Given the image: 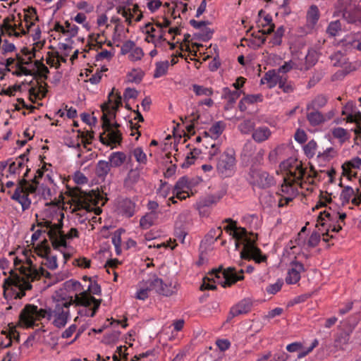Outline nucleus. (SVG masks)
Segmentation results:
<instances>
[{
	"instance_id": "f257e3e1",
	"label": "nucleus",
	"mask_w": 361,
	"mask_h": 361,
	"mask_svg": "<svg viewBox=\"0 0 361 361\" xmlns=\"http://www.w3.org/2000/svg\"><path fill=\"white\" fill-rule=\"evenodd\" d=\"M23 262L18 257L14 258L16 271L11 270L10 276L4 280V294H11L15 299H20L25 295V290L32 288L31 282L41 277L49 278L50 274L42 267L39 268L33 264L31 259L25 257Z\"/></svg>"
},
{
	"instance_id": "f03ea898",
	"label": "nucleus",
	"mask_w": 361,
	"mask_h": 361,
	"mask_svg": "<svg viewBox=\"0 0 361 361\" xmlns=\"http://www.w3.org/2000/svg\"><path fill=\"white\" fill-rule=\"evenodd\" d=\"M11 160L8 159L6 162H0V169L3 172L2 175L6 178H15L20 176L21 171L25 169L23 178L18 180L15 191L11 197L12 200L20 204L23 211H25L29 209L31 204L29 195L35 192L39 184L38 179L42 177L44 171H48V168L47 164L44 162L42 167L36 171L34 178L28 180L26 178L30 169L25 165L24 159H16L15 161H11Z\"/></svg>"
},
{
	"instance_id": "7ed1b4c3",
	"label": "nucleus",
	"mask_w": 361,
	"mask_h": 361,
	"mask_svg": "<svg viewBox=\"0 0 361 361\" xmlns=\"http://www.w3.org/2000/svg\"><path fill=\"white\" fill-rule=\"evenodd\" d=\"M280 167L285 171L286 176L278 193L284 196L294 198L298 192L296 185L304 188L305 183H312L313 178L317 176L314 167L310 166L309 169L305 167L301 159H284Z\"/></svg>"
},
{
	"instance_id": "20e7f679",
	"label": "nucleus",
	"mask_w": 361,
	"mask_h": 361,
	"mask_svg": "<svg viewBox=\"0 0 361 361\" xmlns=\"http://www.w3.org/2000/svg\"><path fill=\"white\" fill-rule=\"evenodd\" d=\"M115 88H113L109 94L108 102L104 103L102 106V129L104 132L100 134V141L103 144L108 145L120 143L122 137L118 130L120 125L111 121L116 118V112L122 105V98L119 92H114Z\"/></svg>"
},
{
	"instance_id": "39448f33",
	"label": "nucleus",
	"mask_w": 361,
	"mask_h": 361,
	"mask_svg": "<svg viewBox=\"0 0 361 361\" xmlns=\"http://www.w3.org/2000/svg\"><path fill=\"white\" fill-rule=\"evenodd\" d=\"M225 221L229 224L224 229L226 232H230V235L235 239V248L238 249L241 244L243 245L240 252L241 259H252L258 264L267 260V257L262 255L261 250L247 238V231L245 228L237 226L236 221L231 219H226Z\"/></svg>"
},
{
	"instance_id": "423d86ee",
	"label": "nucleus",
	"mask_w": 361,
	"mask_h": 361,
	"mask_svg": "<svg viewBox=\"0 0 361 361\" xmlns=\"http://www.w3.org/2000/svg\"><path fill=\"white\" fill-rule=\"evenodd\" d=\"M345 218V213L339 214L336 212L331 213L328 211L320 212L316 226L318 227L319 231H325V233H322L324 242L327 243L329 238H334L333 235H329V232L338 233L342 229L340 222H344Z\"/></svg>"
},
{
	"instance_id": "0eeeda50",
	"label": "nucleus",
	"mask_w": 361,
	"mask_h": 361,
	"mask_svg": "<svg viewBox=\"0 0 361 361\" xmlns=\"http://www.w3.org/2000/svg\"><path fill=\"white\" fill-rule=\"evenodd\" d=\"M64 214L61 213L57 218V226H55L49 232V240L55 250H59L60 247H67V240H71L79 237V232L77 228H71L67 233L63 231V219Z\"/></svg>"
},
{
	"instance_id": "6e6552de",
	"label": "nucleus",
	"mask_w": 361,
	"mask_h": 361,
	"mask_svg": "<svg viewBox=\"0 0 361 361\" xmlns=\"http://www.w3.org/2000/svg\"><path fill=\"white\" fill-rule=\"evenodd\" d=\"M91 294H101L100 286L97 282L92 281H90L87 290L75 295L74 301L75 306L81 305L87 307L93 305V308L90 310L91 312L88 315L94 317L100 306L101 300L96 299Z\"/></svg>"
},
{
	"instance_id": "1a4fd4ad",
	"label": "nucleus",
	"mask_w": 361,
	"mask_h": 361,
	"mask_svg": "<svg viewBox=\"0 0 361 361\" xmlns=\"http://www.w3.org/2000/svg\"><path fill=\"white\" fill-rule=\"evenodd\" d=\"M75 305L73 297L69 300H57L53 308H51V324L58 329L63 328L71 318L70 307Z\"/></svg>"
},
{
	"instance_id": "9d476101",
	"label": "nucleus",
	"mask_w": 361,
	"mask_h": 361,
	"mask_svg": "<svg viewBox=\"0 0 361 361\" xmlns=\"http://www.w3.org/2000/svg\"><path fill=\"white\" fill-rule=\"evenodd\" d=\"M51 308L38 309L35 305H26L19 315L20 323L26 328H33L37 324L35 322L43 318L51 321Z\"/></svg>"
},
{
	"instance_id": "9b49d317",
	"label": "nucleus",
	"mask_w": 361,
	"mask_h": 361,
	"mask_svg": "<svg viewBox=\"0 0 361 361\" xmlns=\"http://www.w3.org/2000/svg\"><path fill=\"white\" fill-rule=\"evenodd\" d=\"M243 270L241 269L237 271L234 267H228L227 269H223L219 267V269H214L210 273L212 277L213 282L220 284L222 287H229L237 281L243 280L244 279Z\"/></svg>"
},
{
	"instance_id": "f8f14e48",
	"label": "nucleus",
	"mask_w": 361,
	"mask_h": 361,
	"mask_svg": "<svg viewBox=\"0 0 361 361\" xmlns=\"http://www.w3.org/2000/svg\"><path fill=\"white\" fill-rule=\"evenodd\" d=\"M248 180L252 185L261 189L270 188L276 183L274 176L254 165L250 169Z\"/></svg>"
},
{
	"instance_id": "ddd939ff",
	"label": "nucleus",
	"mask_w": 361,
	"mask_h": 361,
	"mask_svg": "<svg viewBox=\"0 0 361 361\" xmlns=\"http://www.w3.org/2000/svg\"><path fill=\"white\" fill-rule=\"evenodd\" d=\"M102 200L100 195L92 190L89 192H85L81 195L77 201V206L79 209H83L87 212H94L96 215H99L102 209L97 205Z\"/></svg>"
},
{
	"instance_id": "4468645a",
	"label": "nucleus",
	"mask_w": 361,
	"mask_h": 361,
	"mask_svg": "<svg viewBox=\"0 0 361 361\" xmlns=\"http://www.w3.org/2000/svg\"><path fill=\"white\" fill-rule=\"evenodd\" d=\"M149 283L153 290L159 295L169 297L176 293V285L173 286L171 283H164L163 280L155 274H150V281Z\"/></svg>"
},
{
	"instance_id": "2eb2a0df",
	"label": "nucleus",
	"mask_w": 361,
	"mask_h": 361,
	"mask_svg": "<svg viewBox=\"0 0 361 361\" xmlns=\"http://www.w3.org/2000/svg\"><path fill=\"white\" fill-rule=\"evenodd\" d=\"M17 16L20 22L18 24L15 23L13 25H11L10 23L11 21L16 22V16H12L11 18L8 17L4 20L3 23L0 26V29L2 34L4 33V30H5L8 32V35H14L17 37H20L22 35H25L27 33V31H25L23 27L22 14L18 13Z\"/></svg>"
},
{
	"instance_id": "dca6fc26",
	"label": "nucleus",
	"mask_w": 361,
	"mask_h": 361,
	"mask_svg": "<svg viewBox=\"0 0 361 361\" xmlns=\"http://www.w3.org/2000/svg\"><path fill=\"white\" fill-rule=\"evenodd\" d=\"M331 60L334 66L342 68L336 74L345 76L356 69L355 66L347 61V57L341 52L337 51L331 56Z\"/></svg>"
},
{
	"instance_id": "f3484780",
	"label": "nucleus",
	"mask_w": 361,
	"mask_h": 361,
	"mask_svg": "<svg viewBox=\"0 0 361 361\" xmlns=\"http://www.w3.org/2000/svg\"><path fill=\"white\" fill-rule=\"evenodd\" d=\"M116 10L118 13L126 18V22L129 25H132L133 21L138 22L142 18V13L137 4H134L133 8L118 6Z\"/></svg>"
},
{
	"instance_id": "a211bd4d",
	"label": "nucleus",
	"mask_w": 361,
	"mask_h": 361,
	"mask_svg": "<svg viewBox=\"0 0 361 361\" xmlns=\"http://www.w3.org/2000/svg\"><path fill=\"white\" fill-rule=\"evenodd\" d=\"M351 106L349 104L345 105L342 111V115L346 116L344 119L347 122L355 123V133L361 135V113L352 110Z\"/></svg>"
},
{
	"instance_id": "6ab92c4d",
	"label": "nucleus",
	"mask_w": 361,
	"mask_h": 361,
	"mask_svg": "<svg viewBox=\"0 0 361 361\" xmlns=\"http://www.w3.org/2000/svg\"><path fill=\"white\" fill-rule=\"evenodd\" d=\"M190 189L188 178L185 176L181 177L176 182L172 189L173 195H176L177 199L180 200H185L190 197L188 190Z\"/></svg>"
},
{
	"instance_id": "aec40b11",
	"label": "nucleus",
	"mask_w": 361,
	"mask_h": 361,
	"mask_svg": "<svg viewBox=\"0 0 361 361\" xmlns=\"http://www.w3.org/2000/svg\"><path fill=\"white\" fill-rule=\"evenodd\" d=\"M320 12L316 5L310 6L306 15L305 33H311L315 28V26L319 19Z\"/></svg>"
},
{
	"instance_id": "412c9836",
	"label": "nucleus",
	"mask_w": 361,
	"mask_h": 361,
	"mask_svg": "<svg viewBox=\"0 0 361 361\" xmlns=\"http://www.w3.org/2000/svg\"><path fill=\"white\" fill-rule=\"evenodd\" d=\"M216 169L222 178L231 177L235 169V159H218Z\"/></svg>"
},
{
	"instance_id": "4be33fe9",
	"label": "nucleus",
	"mask_w": 361,
	"mask_h": 361,
	"mask_svg": "<svg viewBox=\"0 0 361 361\" xmlns=\"http://www.w3.org/2000/svg\"><path fill=\"white\" fill-rule=\"evenodd\" d=\"M304 266L299 262H293L290 264V268L288 271V275L286 278V282L288 284H295L300 279V273L304 271Z\"/></svg>"
},
{
	"instance_id": "5701e85b",
	"label": "nucleus",
	"mask_w": 361,
	"mask_h": 361,
	"mask_svg": "<svg viewBox=\"0 0 361 361\" xmlns=\"http://www.w3.org/2000/svg\"><path fill=\"white\" fill-rule=\"evenodd\" d=\"M125 159H109L108 161L101 159L96 169V173L98 176L104 177L110 171L111 166L114 164L115 166H120L123 163Z\"/></svg>"
},
{
	"instance_id": "b1692460",
	"label": "nucleus",
	"mask_w": 361,
	"mask_h": 361,
	"mask_svg": "<svg viewBox=\"0 0 361 361\" xmlns=\"http://www.w3.org/2000/svg\"><path fill=\"white\" fill-rule=\"evenodd\" d=\"M118 209L123 216L132 217L136 212V203L129 198L123 199L118 203Z\"/></svg>"
},
{
	"instance_id": "393cba45",
	"label": "nucleus",
	"mask_w": 361,
	"mask_h": 361,
	"mask_svg": "<svg viewBox=\"0 0 361 361\" xmlns=\"http://www.w3.org/2000/svg\"><path fill=\"white\" fill-rule=\"evenodd\" d=\"M252 303L250 299L245 298L238 303L233 306L230 310V314L232 317H237L249 312L251 310Z\"/></svg>"
},
{
	"instance_id": "a878e982",
	"label": "nucleus",
	"mask_w": 361,
	"mask_h": 361,
	"mask_svg": "<svg viewBox=\"0 0 361 361\" xmlns=\"http://www.w3.org/2000/svg\"><path fill=\"white\" fill-rule=\"evenodd\" d=\"M240 94L241 91L232 90L228 87L223 88L221 97L227 101V103L225 105V109H231L237 99L240 97Z\"/></svg>"
},
{
	"instance_id": "bb28decb",
	"label": "nucleus",
	"mask_w": 361,
	"mask_h": 361,
	"mask_svg": "<svg viewBox=\"0 0 361 361\" xmlns=\"http://www.w3.org/2000/svg\"><path fill=\"white\" fill-rule=\"evenodd\" d=\"M283 75H281L277 71L270 70L267 71L261 79L262 84H267L269 88H273L279 84Z\"/></svg>"
},
{
	"instance_id": "cd10ccee",
	"label": "nucleus",
	"mask_w": 361,
	"mask_h": 361,
	"mask_svg": "<svg viewBox=\"0 0 361 361\" xmlns=\"http://www.w3.org/2000/svg\"><path fill=\"white\" fill-rule=\"evenodd\" d=\"M360 167L361 159H350L342 164V174L350 179L352 176L355 177L357 175V173H352V169H360Z\"/></svg>"
},
{
	"instance_id": "c85d7f7f",
	"label": "nucleus",
	"mask_w": 361,
	"mask_h": 361,
	"mask_svg": "<svg viewBox=\"0 0 361 361\" xmlns=\"http://www.w3.org/2000/svg\"><path fill=\"white\" fill-rule=\"evenodd\" d=\"M53 219L49 217H44L41 215L36 214L37 226L42 229L46 230L47 234L49 238L50 231L57 226V222H53Z\"/></svg>"
},
{
	"instance_id": "c756f323",
	"label": "nucleus",
	"mask_w": 361,
	"mask_h": 361,
	"mask_svg": "<svg viewBox=\"0 0 361 361\" xmlns=\"http://www.w3.org/2000/svg\"><path fill=\"white\" fill-rule=\"evenodd\" d=\"M271 132L267 126H260L254 130L252 138L257 142H262L269 139Z\"/></svg>"
},
{
	"instance_id": "7c9ffc66",
	"label": "nucleus",
	"mask_w": 361,
	"mask_h": 361,
	"mask_svg": "<svg viewBox=\"0 0 361 361\" xmlns=\"http://www.w3.org/2000/svg\"><path fill=\"white\" fill-rule=\"evenodd\" d=\"M150 274L148 275V278L143 280L140 284V288L137 292L136 298L141 300H145L149 297V293L153 290V288L149 286Z\"/></svg>"
},
{
	"instance_id": "2f4dec72",
	"label": "nucleus",
	"mask_w": 361,
	"mask_h": 361,
	"mask_svg": "<svg viewBox=\"0 0 361 361\" xmlns=\"http://www.w3.org/2000/svg\"><path fill=\"white\" fill-rule=\"evenodd\" d=\"M106 37H105L104 33L101 34H92L90 35V42L89 44L90 49H94L98 50L99 49H102L103 44H106Z\"/></svg>"
},
{
	"instance_id": "473e14b6",
	"label": "nucleus",
	"mask_w": 361,
	"mask_h": 361,
	"mask_svg": "<svg viewBox=\"0 0 361 361\" xmlns=\"http://www.w3.org/2000/svg\"><path fill=\"white\" fill-rule=\"evenodd\" d=\"M23 20L25 23V26L27 29H29L35 24L34 21L38 20V17L37 16V11L34 8H29L27 10H25L23 16Z\"/></svg>"
},
{
	"instance_id": "72a5a7b5",
	"label": "nucleus",
	"mask_w": 361,
	"mask_h": 361,
	"mask_svg": "<svg viewBox=\"0 0 361 361\" xmlns=\"http://www.w3.org/2000/svg\"><path fill=\"white\" fill-rule=\"evenodd\" d=\"M157 219V214L155 212H150L143 216L140 220V226L142 229H148L151 227Z\"/></svg>"
},
{
	"instance_id": "f704fd0d",
	"label": "nucleus",
	"mask_w": 361,
	"mask_h": 361,
	"mask_svg": "<svg viewBox=\"0 0 361 361\" xmlns=\"http://www.w3.org/2000/svg\"><path fill=\"white\" fill-rule=\"evenodd\" d=\"M307 119L312 126H317L324 121V115L316 109L307 113Z\"/></svg>"
},
{
	"instance_id": "c9c22d12",
	"label": "nucleus",
	"mask_w": 361,
	"mask_h": 361,
	"mask_svg": "<svg viewBox=\"0 0 361 361\" xmlns=\"http://www.w3.org/2000/svg\"><path fill=\"white\" fill-rule=\"evenodd\" d=\"M327 103V98L323 94L317 95L311 102L307 104V109L317 110L318 109L322 108Z\"/></svg>"
},
{
	"instance_id": "e433bc0d",
	"label": "nucleus",
	"mask_w": 361,
	"mask_h": 361,
	"mask_svg": "<svg viewBox=\"0 0 361 361\" xmlns=\"http://www.w3.org/2000/svg\"><path fill=\"white\" fill-rule=\"evenodd\" d=\"M50 251L51 248L46 238H44V240L35 247L34 250V252L42 258L49 255Z\"/></svg>"
},
{
	"instance_id": "4c0bfd02",
	"label": "nucleus",
	"mask_w": 361,
	"mask_h": 361,
	"mask_svg": "<svg viewBox=\"0 0 361 361\" xmlns=\"http://www.w3.org/2000/svg\"><path fill=\"white\" fill-rule=\"evenodd\" d=\"M350 336L345 332L339 334L334 340V348L337 350H344L348 343Z\"/></svg>"
},
{
	"instance_id": "58836bf2",
	"label": "nucleus",
	"mask_w": 361,
	"mask_h": 361,
	"mask_svg": "<svg viewBox=\"0 0 361 361\" xmlns=\"http://www.w3.org/2000/svg\"><path fill=\"white\" fill-rule=\"evenodd\" d=\"M157 31V28H155L153 25L151 23H147L145 25V32L147 34L145 40L147 42H152L154 44L155 47H158V42H157L156 37L157 34H154V32Z\"/></svg>"
},
{
	"instance_id": "ea45409f",
	"label": "nucleus",
	"mask_w": 361,
	"mask_h": 361,
	"mask_svg": "<svg viewBox=\"0 0 361 361\" xmlns=\"http://www.w3.org/2000/svg\"><path fill=\"white\" fill-rule=\"evenodd\" d=\"M343 18L349 23H359L360 13L357 10H344Z\"/></svg>"
},
{
	"instance_id": "a19ab883",
	"label": "nucleus",
	"mask_w": 361,
	"mask_h": 361,
	"mask_svg": "<svg viewBox=\"0 0 361 361\" xmlns=\"http://www.w3.org/2000/svg\"><path fill=\"white\" fill-rule=\"evenodd\" d=\"M265 27L268 26L267 30H262L263 34H271L274 30L275 25L272 23V17L271 15L267 14L264 16L263 21L260 23L259 27Z\"/></svg>"
},
{
	"instance_id": "79ce46f5",
	"label": "nucleus",
	"mask_w": 361,
	"mask_h": 361,
	"mask_svg": "<svg viewBox=\"0 0 361 361\" xmlns=\"http://www.w3.org/2000/svg\"><path fill=\"white\" fill-rule=\"evenodd\" d=\"M169 66V63L168 61L157 62L156 63L154 77L157 78L164 75L167 73Z\"/></svg>"
},
{
	"instance_id": "37998d69",
	"label": "nucleus",
	"mask_w": 361,
	"mask_h": 361,
	"mask_svg": "<svg viewBox=\"0 0 361 361\" xmlns=\"http://www.w3.org/2000/svg\"><path fill=\"white\" fill-rule=\"evenodd\" d=\"M225 123L223 121H218L214 123L209 130V133L214 138H217L223 133L225 128Z\"/></svg>"
},
{
	"instance_id": "c03bdc74",
	"label": "nucleus",
	"mask_w": 361,
	"mask_h": 361,
	"mask_svg": "<svg viewBox=\"0 0 361 361\" xmlns=\"http://www.w3.org/2000/svg\"><path fill=\"white\" fill-rule=\"evenodd\" d=\"M279 87L285 93H291L295 90L293 82L288 80L287 77L283 75L279 84Z\"/></svg>"
},
{
	"instance_id": "a18cd8bd",
	"label": "nucleus",
	"mask_w": 361,
	"mask_h": 361,
	"mask_svg": "<svg viewBox=\"0 0 361 361\" xmlns=\"http://www.w3.org/2000/svg\"><path fill=\"white\" fill-rule=\"evenodd\" d=\"M56 58H59V53L58 51H49L46 59L47 63L51 67L54 66L57 69L59 68L61 63Z\"/></svg>"
},
{
	"instance_id": "49530a36",
	"label": "nucleus",
	"mask_w": 361,
	"mask_h": 361,
	"mask_svg": "<svg viewBox=\"0 0 361 361\" xmlns=\"http://www.w3.org/2000/svg\"><path fill=\"white\" fill-rule=\"evenodd\" d=\"M317 145L314 140L309 141L304 147V153L307 158H312L317 152Z\"/></svg>"
},
{
	"instance_id": "de8ad7c7",
	"label": "nucleus",
	"mask_w": 361,
	"mask_h": 361,
	"mask_svg": "<svg viewBox=\"0 0 361 361\" xmlns=\"http://www.w3.org/2000/svg\"><path fill=\"white\" fill-rule=\"evenodd\" d=\"M64 286L68 291L73 290L81 293L84 290L81 283L79 281L73 279L66 281L64 283Z\"/></svg>"
},
{
	"instance_id": "09e8293b",
	"label": "nucleus",
	"mask_w": 361,
	"mask_h": 361,
	"mask_svg": "<svg viewBox=\"0 0 361 361\" xmlns=\"http://www.w3.org/2000/svg\"><path fill=\"white\" fill-rule=\"evenodd\" d=\"M42 265L46 266L47 268L50 269H55L58 267L57 264V257L56 256H49V255L42 258V261L41 262Z\"/></svg>"
},
{
	"instance_id": "8fccbe9b",
	"label": "nucleus",
	"mask_w": 361,
	"mask_h": 361,
	"mask_svg": "<svg viewBox=\"0 0 361 361\" xmlns=\"http://www.w3.org/2000/svg\"><path fill=\"white\" fill-rule=\"evenodd\" d=\"M192 90L197 96H212L213 94V90L212 88L204 87L198 85H193Z\"/></svg>"
},
{
	"instance_id": "3c124183",
	"label": "nucleus",
	"mask_w": 361,
	"mask_h": 361,
	"mask_svg": "<svg viewBox=\"0 0 361 361\" xmlns=\"http://www.w3.org/2000/svg\"><path fill=\"white\" fill-rule=\"evenodd\" d=\"M341 30V25L339 20L332 21L329 23L327 27V32L331 36H336L338 35V32Z\"/></svg>"
},
{
	"instance_id": "603ef678",
	"label": "nucleus",
	"mask_w": 361,
	"mask_h": 361,
	"mask_svg": "<svg viewBox=\"0 0 361 361\" xmlns=\"http://www.w3.org/2000/svg\"><path fill=\"white\" fill-rule=\"evenodd\" d=\"M262 30H259L257 32H254L252 36L255 38L253 42L251 43L256 47H261L266 41V38L264 37L265 34L262 33Z\"/></svg>"
},
{
	"instance_id": "864d4df0",
	"label": "nucleus",
	"mask_w": 361,
	"mask_h": 361,
	"mask_svg": "<svg viewBox=\"0 0 361 361\" xmlns=\"http://www.w3.org/2000/svg\"><path fill=\"white\" fill-rule=\"evenodd\" d=\"M243 101H245L247 104L262 102L263 101V95L262 94H245L243 97Z\"/></svg>"
},
{
	"instance_id": "5fc2aeb1",
	"label": "nucleus",
	"mask_w": 361,
	"mask_h": 361,
	"mask_svg": "<svg viewBox=\"0 0 361 361\" xmlns=\"http://www.w3.org/2000/svg\"><path fill=\"white\" fill-rule=\"evenodd\" d=\"M143 75H144L143 72H142L140 71H138L136 70H133V71H131L130 73H129L128 74L127 77H128V80L129 82L139 83L142 80Z\"/></svg>"
},
{
	"instance_id": "6e6d98bb",
	"label": "nucleus",
	"mask_w": 361,
	"mask_h": 361,
	"mask_svg": "<svg viewBox=\"0 0 361 361\" xmlns=\"http://www.w3.org/2000/svg\"><path fill=\"white\" fill-rule=\"evenodd\" d=\"M332 135L334 137L339 139L341 142H343L348 139V132L342 128H334L332 130Z\"/></svg>"
},
{
	"instance_id": "4d7b16f0",
	"label": "nucleus",
	"mask_w": 361,
	"mask_h": 361,
	"mask_svg": "<svg viewBox=\"0 0 361 361\" xmlns=\"http://www.w3.org/2000/svg\"><path fill=\"white\" fill-rule=\"evenodd\" d=\"M255 123L251 120H245L239 126L240 130L245 134H248L251 131H254Z\"/></svg>"
},
{
	"instance_id": "13d9d810",
	"label": "nucleus",
	"mask_w": 361,
	"mask_h": 361,
	"mask_svg": "<svg viewBox=\"0 0 361 361\" xmlns=\"http://www.w3.org/2000/svg\"><path fill=\"white\" fill-rule=\"evenodd\" d=\"M304 58L305 62L307 63L310 68L312 66H313L317 61L316 52L312 49L308 50L307 54L304 56Z\"/></svg>"
},
{
	"instance_id": "bf43d9fd",
	"label": "nucleus",
	"mask_w": 361,
	"mask_h": 361,
	"mask_svg": "<svg viewBox=\"0 0 361 361\" xmlns=\"http://www.w3.org/2000/svg\"><path fill=\"white\" fill-rule=\"evenodd\" d=\"M20 355V348L17 350L8 351L3 357L2 361H18Z\"/></svg>"
},
{
	"instance_id": "052dcab7",
	"label": "nucleus",
	"mask_w": 361,
	"mask_h": 361,
	"mask_svg": "<svg viewBox=\"0 0 361 361\" xmlns=\"http://www.w3.org/2000/svg\"><path fill=\"white\" fill-rule=\"evenodd\" d=\"M353 195H354L353 189L350 186H346L341 192V199L343 202H348Z\"/></svg>"
},
{
	"instance_id": "680f3d73",
	"label": "nucleus",
	"mask_w": 361,
	"mask_h": 361,
	"mask_svg": "<svg viewBox=\"0 0 361 361\" xmlns=\"http://www.w3.org/2000/svg\"><path fill=\"white\" fill-rule=\"evenodd\" d=\"M144 56V52L142 48L135 47V49L130 53L129 59L132 61L141 60Z\"/></svg>"
},
{
	"instance_id": "e2e57ef3",
	"label": "nucleus",
	"mask_w": 361,
	"mask_h": 361,
	"mask_svg": "<svg viewBox=\"0 0 361 361\" xmlns=\"http://www.w3.org/2000/svg\"><path fill=\"white\" fill-rule=\"evenodd\" d=\"M293 66L295 69H298L300 71H307L310 69V67L307 66V63L305 61V58L302 59H295V57L293 59Z\"/></svg>"
},
{
	"instance_id": "0e129e2a",
	"label": "nucleus",
	"mask_w": 361,
	"mask_h": 361,
	"mask_svg": "<svg viewBox=\"0 0 361 361\" xmlns=\"http://www.w3.org/2000/svg\"><path fill=\"white\" fill-rule=\"evenodd\" d=\"M136 47L134 42L128 40L123 43L121 49V53L123 55L130 54Z\"/></svg>"
},
{
	"instance_id": "69168bd1",
	"label": "nucleus",
	"mask_w": 361,
	"mask_h": 361,
	"mask_svg": "<svg viewBox=\"0 0 361 361\" xmlns=\"http://www.w3.org/2000/svg\"><path fill=\"white\" fill-rule=\"evenodd\" d=\"M331 201V198L330 195L326 192L324 194L322 192L319 195V200L317 203L315 208L319 209L322 207H325L327 202H330Z\"/></svg>"
},
{
	"instance_id": "338daca9",
	"label": "nucleus",
	"mask_w": 361,
	"mask_h": 361,
	"mask_svg": "<svg viewBox=\"0 0 361 361\" xmlns=\"http://www.w3.org/2000/svg\"><path fill=\"white\" fill-rule=\"evenodd\" d=\"M282 285L283 282L279 281L276 282L275 283L269 284V286H267L266 291L269 294H276L281 289Z\"/></svg>"
},
{
	"instance_id": "774afa93",
	"label": "nucleus",
	"mask_w": 361,
	"mask_h": 361,
	"mask_svg": "<svg viewBox=\"0 0 361 361\" xmlns=\"http://www.w3.org/2000/svg\"><path fill=\"white\" fill-rule=\"evenodd\" d=\"M65 28L66 34H68L71 37L75 36L78 34V27L68 21L65 23Z\"/></svg>"
}]
</instances>
